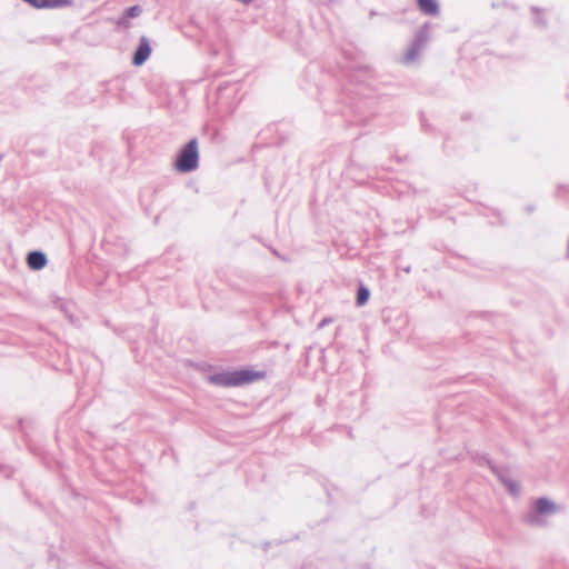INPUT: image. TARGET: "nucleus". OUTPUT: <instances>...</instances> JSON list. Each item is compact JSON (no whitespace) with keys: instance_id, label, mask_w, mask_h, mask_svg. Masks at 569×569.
<instances>
[{"instance_id":"nucleus-1","label":"nucleus","mask_w":569,"mask_h":569,"mask_svg":"<svg viewBox=\"0 0 569 569\" xmlns=\"http://www.w3.org/2000/svg\"><path fill=\"white\" fill-rule=\"evenodd\" d=\"M260 373L249 369L218 372L209 376L210 383L219 387H238L260 378Z\"/></svg>"},{"instance_id":"nucleus-2","label":"nucleus","mask_w":569,"mask_h":569,"mask_svg":"<svg viewBox=\"0 0 569 569\" xmlns=\"http://www.w3.org/2000/svg\"><path fill=\"white\" fill-rule=\"evenodd\" d=\"M173 167L180 173L192 172L199 167L198 140L196 138L189 140L178 151Z\"/></svg>"},{"instance_id":"nucleus-3","label":"nucleus","mask_w":569,"mask_h":569,"mask_svg":"<svg viewBox=\"0 0 569 569\" xmlns=\"http://www.w3.org/2000/svg\"><path fill=\"white\" fill-rule=\"evenodd\" d=\"M556 511V503L541 497L533 502L532 509L523 516V521L529 526H541L543 523L541 517L552 515Z\"/></svg>"},{"instance_id":"nucleus-4","label":"nucleus","mask_w":569,"mask_h":569,"mask_svg":"<svg viewBox=\"0 0 569 569\" xmlns=\"http://www.w3.org/2000/svg\"><path fill=\"white\" fill-rule=\"evenodd\" d=\"M429 40L428 26H423L420 28L416 34L412 43L408 48L407 52L401 58V62L403 64H410L415 62L420 53V51L426 47Z\"/></svg>"},{"instance_id":"nucleus-5","label":"nucleus","mask_w":569,"mask_h":569,"mask_svg":"<svg viewBox=\"0 0 569 569\" xmlns=\"http://www.w3.org/2000/svg\"><path fill=\"white\" fill-rule=\"evenodd\" d=\"M475 459L477 460L478 465H480V466L487 465L491 469V471L495 475H497V477L500 479V481L505 485V487L508 489V491L511 495L516 496L519 493V491H520L519 485L517 482L506 478L505 475L502 473V471L499 468H497L496 466H493L491 463V461L486 456H477Z\"/></svg>"},{"instance_id":"nucleus-6","label":"nucleus","mask_w":569,"mask_h":569,"mask_svg":"<svg viewBox=\"0 0 569 569\" xmlns=\"http://www.w3.org/2000/svg\"><path fill=\"white\" fill-rule=\"evenodd\" d=\"M27 263L32 270H41L47 264V257L41 251H31L27 256Z\"/></svg>"},{"instance_id":"nucleus-7","label":"nucleus","mask_w":569,"mask_h":569,"mask_svg":"<svg viewBox=\"0 0 569 569\" xmlns=\"http://www.w3.org/2000/svg\"><path fill=\"white\" fill-rule=\"evenodd\" d=\"M419 10L430 17L439 14V3L437 0H416Z\"/></svg>"},{"instance_id":"nucleus-8","label":"nucleus","mask_w":569,"mask_h":569,"mask_svg":"<svg viewBox=\"0 0 569 569\" xmlns=\"http://www.w3.org/2000/svg\"><path fill=\"white\" fill-rule=\"evenodd\" d=\"M34 8H61L70 3L69 0H24Z\"/></svg>"},{"instance_id":"nucleus-9","label":"nucleus","mask_w":569,"mask_h":569,"mask_svg":"<svg viewBox=\"0 0 569 569\" xmlns=\"http://www.w3.org/2000/svg\"><path fill=\"white\" fill-rule=\"evenodd\" d=\"M369 297H370V291L367 287L365 286H360L358 288V291H357V298H356V302L358 306H363L368 302L369 300Z\"/></svg>"},{"instance_id":"nucleus-10","label":"nucleus","mask_w":569,"mask_h":569,"mask_svg":"<svg viewBox=\"0 0 569 569\" xmlns=\"http://www.w3.org/2000/svg\"><path fill=\"white\" fill-rule=\"evenodd\" d=\"M132 62L136 66H142V38L140 39V42L134 51Z\"/></svg>"},{"instance_id":"nucleus-11","label":"nucleus","mask_w":569,"mask_h":569,"mask_svg":"<svg viewBox=\"0 0 569 569\" xmlns=\"http://www.w3.org/2000/svg\"><path fill=\"white\" fill-rule=\"evenodd\" d=\"M140 11H141V9H140V7H139V6H133V7H131V8H129V9H128V14H129L130 17H138V16H139V13H140Z\"/></svg>"},{"instance_id":"nucleus-12","label":"nucleus","mask_w":569,"mask_h":569,"mask_svg":"<svg viewBox=\"0 0 569 569\" xmlns=\"http://www.w3.org/2000/svg\"><path fill=\"white\" fill-rule=\"evenodd\" d=\"M151 53V47L149 42L144 39V61L149 58Z\"/></svg>"},{"instance_id":"nucleus-13","label":"nucleus","mask_w":569,"mask_h":569,"mask_svg":"<svg viewBox=\"0 0 569 569\" xmlns=\"http://www.w3.org/2000/svg\"><path fill=\"white\" fill-rule=\"evenodd\" d=\"M330 322V319L328 318H325L320 321V323L318 325L319 328H323L325 326H327L328 323Z\"/></svg>"},{"instance_id":"nucleus-14","label":"nucleus","mask_w":569,"mask_h":569,"mask_svg":"<svg viewBox=\"0 0 569 569\" xmlns=\"http://www.w3.org/2000/svg\"><path fill=\"white\" fill-rule=\"evenodd\" d=\"M536 23H537V24H540V26H545V22H543L542 20H540V19H537V20H536Z\"/></svg>"}]
</instances>
